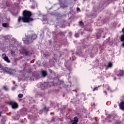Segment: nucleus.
<instances>
[{
  "label": "nucleus",
  "mask_w": 124,
  "mask_h": 124,
  "mask_svg": "<svg viewBox=\"0 0 124 124\" xmlns=\"http://www.w3.org/2000/svg\"><path fill=\"white\" fill-rule=\"evenodd\" d=\"M42 75L43 77H46V76H47V72H46V71H42Z\"/></svg>",
  "instance_id": "8"
},
{
  "label": "nucleus",
  "mask_w": 124,
  "mask_h": 124,
  "mask_svg": "<svg viewBox=\"0 0 124 124\" xmlns=\"http://www.w3.org/2000/svg\"><path fill=\"white\" fill-rule=\"evenodd\" d=\"M22 15L23 16V17L22 16L18 17L17 20V22H18V23H20L21 21H22L23 23H30V22L33 21V18L31 17L32 16L31 12L25 10L23 11Z\"/></svg>",
  "instance_id": "1"
},
{
  "label": "nucleus",
  "mask_w": 124,
  "mask_h": 124,
  "mask_svg": "<svg viewBox=\"0 0 124 124\" xmlns=\"http://www.w3.org/2000/svg\"><path fill=\"white\" fill-rule=\"evenodd\" d=\"M122 32L124 33V27L122 29Z\"/></svg>",
  "instance_id": "19"
},
{
  "label": "nucleus",
  "mask_w": 124,
  "mask_h": 124,
  "mask_svg": "<svg viewBox=\"0 0 124 124\" xmlns=\"http://www.w3.org/2000/svg\"><path fill=\"white\" fill-rule=\"evenodd\" d=\"M77 11H79V10H80V8H77Z\"/></svg>",
  "instance_id": "17"
},
{
  "label": "nucleus",
  "mask_w": 124,
  "mask_h": 124,
  "mask_svg": "<svg viewBox=\"0 0 124 124\" xmlns=\"http://www.w3.org/2000/svg\"><path fill=\"white\" fill-rule=\"evenodd\" d=\"M104 93H105L106 94H107V92L105 91Z\"/></svg>",
  "instance_id": "22"
},
{
  "label": "nucleus",
  "mask_w": 124,
  "mask_h": 124,
  "mask_svg": "<svg viewBox=\"0 0 124 124\" xmlns=\"http://www.w3.org/2000/svg\"><path fill=\"white\" fill-rule=\"evenodd\" d=\"M2 26L3 28H7L9 26V24L7 23H3L2 24Z\"/></svg>",
  "instance_id": "7"
},
{
  "label": "nucleus",
  "mask_w": 124,
  "mask_h": 124,
  "mask_svg": "<svg viewBox=\"0 0 124 124\" xmlns=\"http://www.w3.org/2000/svg\"><path fill=\"white\" fill-rule=\"evenodd\" d=\"M0 68H2V65H1V64H0Z\"/></svg>",
  "instance_id": "20"
},
{
  "label": "nucleus",
  "mask_w": 124,
  "mask_h": 124,
  "mask_svg": "<svg viewBox=\"0 0 124 124\" xmlns=\"http://www.w3.org/2000/svg\"><path fill=\"white\" fill-rule=\"evenodd\" d=\"M79 25L80 27H83V26H84V23H83L82 21H79Z\"/></svg>",
  "instance_id": "13"
},
{
  "label": "nucleus",
  "mask_w": 124,
  "mask_h": 124,
  "mask_svg": "<svg viewBox=\"0 0 124 124\" xmlns=\"http://www.w3.org/2000/svg\"><path fill=\"white\" fill-rule=\"evenodd\" d=\"M121 41H124V34L120 37Z\"/></svg>",
  "instance_id": "11"
},
{
  "label": "nucleus",
  "mask_w": 124,
  "mask_h": 124,
  "mask_svg": "<svg viewBox=\"0 0 124 124\" xmlns=\"http://www.w3.org/2000/svg\"><path fill=\"white\" fill-rule=\"evenodd\" d=\"M18 96L19 98H22V97L24 96V95L23 94L20 93L18 95Z\"/></svg>",
  "instance_id": "14"
},
{
  "label": "nucleus",
  "mask_w": 124,
  "mask_h": 124,
  "mask_svg": "<svg viewBox=\"0 0 124 124\" xmlns=\"http://www.w3.org/2000/svg\"><path fill=\"white\" fill-rule=\"evenodd\" d=\"M122 46H123V47H124V42L122 44Z\"/></svg>",
  "instance_id": "21"
},
{
  "label": "nucleus",
  "mask_w": 124,
  "mask_h": 124,
  "mask_svg": "<svg viewBox=\"0 0 124 124\" xmlns=\"http://www.w3.org/2000/svg\"><path fill=\"white\" fill-rule=\"evenodd\" d=\"M2 58L3 59L4 61L6 62L9 63L10 62V60L8 59V57L6 56L5 54H3L2 55Z\"/></svg>",
  "instance_id": "3"
},
{
  "label": "nucleus",
  "mask_w": 124,
  "mask_h": 124,
  "mask_svg": "<svg viewBox=\"0 0 124 124\" xmlns=\"http://www.w3.org/2000/svg\"><path fill=\"white\" fill-rule=\"evenodd\" d=\"M23 54H24V55H25V56H29V55H30V52L27 51L26 50H25V51L24 52Z\"/></svg>",
  "instance_id": "10"
},
{
  "label": "nucleus",
  "mask_w": 124,
  "mask_h": 124,
  "mask_svg": "<svg viewBox=\"0 0 124 124\" xmlns=\"http://www.w3.org/2000/svg\"><path fill=\"white\" fill-rule=\"evenodd\" d=\"M112 65H113V64H112V62H109L108 64V67H112Z\"/></svg>",
  "instance_id": "12"
},
{
  "label": "nucleus",
  "mask_w": 124,
  "mask_h": 124,
  "mask_svg": "<svg viewBox=\"0 0 124 124\" xmlns=\"http://www.w3.org/2000/svg\"><path fill=\"white\" fill-rule=\"evenodd\" d=\"M30 38L32 41L34 40L36 38V35H32Z\"/></svg>",
  "instance_id": "9"
},
{
  "label": "nucleus",
  "mask_w": 124,
  "mask_h": 124,
  "mask_svg": "<svg viewBox=\"0 0 124 124\" xmlns=\"http://www.w3.org/2000/svg\"><path fill=\"white\" fill-rule=\"evenodd\" d=\"M71 122L72 123V124H77L78 122H79V119L77 118V116H75L74 118V120H71Z\"/></svg>",
  "instance_id": "5"
},
{
  "label": "nucleus",
  "mask_w": 124,
  "mask_h": 124,
  "mask_svg": "<svg viewBox=\"0 0 124 124\" xmlns=\"http://www.w3.org/2000/svg\"><path fill=\"white\" fill-rule=\"evenodd\" d=\"M124 76V71L123 70H120L119 71H118L117 72V76H118L119 77H121L122 76Z\"/></svg>",
  "instance_id": "4"
},
{
  "label": "nucleus",
  "mask_w": 124,
  "mask_h": 124,
  "mask_svg": "<svg viewBox=\"0 0 124 124\" xmlns=\"http://www.w3.org/2000/svg\"><path fill=\"white\" fill-rule=\"evenodd\" d=\"M0 117H1V112H0Z\"/></svg>",
  "instance_id": "23"
},
{
  "label": "nucleus",
  "mask_w": 124,
  "mask_h": 124,
  "mask_svg": "<svg viewBox=\"0 0 124 124\" xmlns=\"http://www.w3.org/2000/svg\"><path fill=\"white\" fill-rule=\"evenodd\" d=\"M8 104L12 106V109H17V108L19 107V106L18 105V103H17V102L14 101H10L8 103Z\"/></svg>",
  "instance_id": "2"
},
{
  "label": "nucleus",
  "mask_w": 124,
  "mask_h": 124,
  "mask_svg": "<svg viewBox=\"0 0 124 124\" xmlns=\"http://www.w3.org/2000/svg\"><path fill=\"white\" fill-rule=\"evenodd\" d=\"M97 90H98V88H97V87H95L93 89V92H94L95 91H97Z\"/></svg>",
  "instance_id": "16"
},
{
  "label": "nucleus",
  "mask_w": 124,
  "mask_h": 124,
  "mask_svg": "<svg viewBox=\"0 0 124 124\" xmlns=\"http://www.w3.org/2000/svg\"><path fill=\"white\" fill-rule=\"evenodd\" d=\"M114 79H115V80H116V78H114Z\"/></svg>",
  "instance_id": "24"
},
{
  "label": "nucleus",
  "mask_w": 124,
  "mask_h": 124,
  "mask_svg": "<svg viewBox=\"0 0 124 124\" xmlns=\"http://www.w3.org/2000/svg\"><path fill=\"white\" fill-rule=\"evenodd\" d=\"M119 107L121 110H122L123 111H124V101L121 102L119 104Z\"/></svg>",
  "instance_id": "6"
},
{
  "label": "nucleus",
  "mask_w": 124,
  "mask_h": 124,
  "mask_svg": "<svg viewBox=\"0 0 124 124\" xmlns=\"http://www.w3.org/2000/svg\"><path fill=\"white\" fill-rule=\"evenodd\" d=\"M8 69L7 68H5L4 69V70L5 71H6V70H7Z\"/></svg>",
  "instance_id": "18"
},
{
  "label": "nucleus",
  "mask_w": 124,
  "mask_h": 124,
  "mask_svg": "<svg viewBox=\"0 0 124 124\" xmlns=\"http://www.w3.org/2000/svg\"><path fill=\"white\" fill-rule=\"evenodd\" d=\"M3 90H5V91H8V88H7V87L4 86L3 87Z\"/></svg>",
  "instance_id": "15"
}]
</instances>
